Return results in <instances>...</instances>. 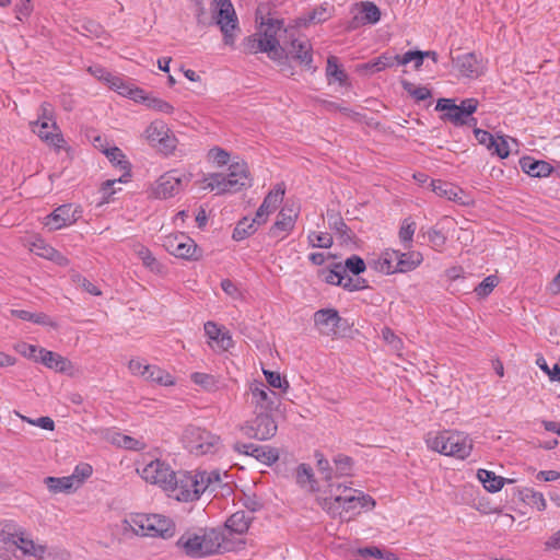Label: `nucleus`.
<instances>
[{
	"mask_svg": "<svg viewBox=\"0 0 560 560\" xmlns=\"http://www.w3.org/2000/svg\"><path fill=\"white\" fill-rule=\"evenodd\" d=\"M212 19L220 27L225 45H233L240 31L238 19L230 0L211 3Z\"/></svg>",
	"mask_w": 560,
	"mask_h": 560,
	"instance_id": "nucleus-11",
	"label": "nucleus"
},
{
	"mask_svg": "<svg viewBox=\"0 0 560 560\" xmlns=\"http://www.w3.org/2000/svg\"><path fill=\"white\" fill-rule=\"evenodd\" d=\"M137 472L144 481L151 485H156L165 491H168L171 485H173V480L175 479V472L172 470L170 465L160 459H153L149 463H144L142 467L138 466Z\"/></svg>",
	"mask_w": 560,
	"mask_h": 560,
	"instance_id": "nucleus-14",
	"label": "nucleus"
},
{
	"mask_svg": "<svg viewBox=\"0 0 560 560\" xmlns=\"http://www.w3.org/2000/svg\"><path fill=\"white\" fill-rule=\"evenodd\" d=\"M143 139L158 151L164 154L174 152L177 145V139L167 124L161 119H155L144 129Z\"/></svg>",
	"mask_w": 560,
	"mask_h": 560,
	"instance_id": "nucleus-12",
	"label": "nucleus"
},
{
	"mask_svg": "<svg viewBox=\"0 0 560 560\" xmlns=\"http://www.w3.org/2000/svg\"><path fill=\"white\" fill-rule=\"evenodd\" d=\"M93 468L88 463H81L75 466L73 472L70 475V478L77 489H79L86 479H89L92 476Z\"/></svg>",
	"mask_w": 560,
	"mask_h": 560,
	"instance_id": "nucleus-45",
	"label": "nucleus"
},
{
	"mask_svg": "<svg viewBox=\"0 0 560 560\" xmlns=\"http://www.w3.org/2000/svg\"><path fill=\"white\" fill-rule=\"evenodd\" d=\"M182 440L185 448L196 456L215 453L221 443L218 435L195 425L185 429Z\"/></svg>",
	"mask_w": 560,
	"mask_h": 560,
	"instance_id": "nucleus-9",
	"label": "nucleus"
},
{
	"mask_svg": "<svg viewBox=\"0 0 560 560\" xmlns=\"http://www.w3.org/2000/svg\"><path fill=\"white\" fill-rule=\"evenodd\" d=\"M190 380L205 390H214L218 387V380L212 374L195 372L190 375Z\"/></svg>",
	"mask_w": 560,
	"mask_h": 560,
	"instance_id": "nucleus-46",
	"label": "nucleus"
},
{
	"mask_svg": "<svg viewBox=\"0 0 560 560\" xmlns=\"http://www.w3.org/2000/svg\"><path fill=\"white\" fill-rule=\"evenodd\" d=\"M365 262L362 258H360L359 256H351L349 258H347L346 262H345V268L346 271L349 270L351 271L353 275H360L361 272H363L365 270Z\"/></svg>",
	"mask_w": 560,
	"mask_h": 560,
	"instance_id": "nucleus-58",
	"label": "nucleus"
},
{
	"mask_svg": "<svg viewBox=\"0 0 560 560\" xmlns=\"http://www.w3.org/2000/svg\"><path fill=\"white\" fill-rule=\"evenodd\" d=\"M164 248L173 256L183 259H198L197 245L184 233L170 234L164 237Z\"/></svg>",
	"mask_w": 560,
	"mask_h": 560,
	"instance_id": "nucleus-17",
	"label": "nucleus"
},
{
	"mask_svg": "<svg viewBox=\"0 0 560 560\" xmlns=\"http://www.w3.org/2000/svg\"><path fill=\"white\" fill-rule=\"evenodd\" d=\"M145 106L151 110L165 115H172L175 112V107L170 102L154 94L150 95Z\"/></svg>",
	"mask_w": 560,
	"mask_h": 560,
	"instance_id": "nucleus-44",
	"label": "nucleus"
},
{
	"mask_svg": "<svg viewBox=\"0 0 560 560\" xmlns=\"http://www.w3.org/2000/svg\"><path fill=\"white\" fill-rule=\"evenodd\" d=\"M124 534L138 536L171 538L175 534L174 522L160 514H131L121 522Z\"/></svg>",
	"mask_w": 560,
	"mask_h": 560,
	"instance_id": "nucleus-5",
	"label": "nucleus"
},
{
	"mask_svg": "<svg viewBox=\"0 0 560 560\" xmlns=\"http://www.w3.org/2000/svg\"><path fill=\"white\" fill-rule=\"evenodd\" d=\"M423 261V256L420 252L408 250L400 253L397 250V272H409L419 267Z\"/></svg>",
	"mask_w": 560,
	"mask_h": 560,
	"instance_id": "nucleus-30",
	"label": "nucleus"
},
{
	"mask_svg": "<svg viewBox=\"0 0 560 560\" xmlns=\"http://www.w3.org/2000/svg\"><path fill=\"white\" fill-rule=\"evenodd\" d=\"M244 448L250 450V456L256 458L258 462L270 466L279 459V452L277 448L267 445H244Z\"/></svg>",
	"mask_w": 560,
	"mask_h": 560,
	"instance_id": "nucleus-31",
	"label": "nucleus"
},
{
	"mask_svg": "<svg viewBox=\"0 0 560 560\" xmlns=\"http://www.w3.org/2000/svg\"><path fill=\"white\" fill-rule=\"evenodd\" d=\"M431 186L432 190L440 197H444L453 201H459L462 199V190L453 184L442 180H433Z\"/></svg>",
	"mask_w": 560,
	"mask_h": 560,
	"instance_id": "nucleus-39",
	"label": "nucleus"
},
{
	"mask_svg": "<svg viewBox=\"0 0 560 560\" xmlns=\"http://www.w3.org/2000/svg\"><path fill=\"white\" fill-rule=\"evenodd\" d=\"M299 218V208L294 205L287 203L278 213L275 223L269 229V237L280 242L288 237L294 230Z\"/></svg>",
	"mask_w": 560,
	"mask_h": 560,
	"instance_id": "nucleus-16",
	"label": "nucleus"
},
{
	"mask_svg": "<svg viewBox=\"0 0 560 560\" xmlns=\"http://www.w3.org/2000/svg\"><path fill=\"white\" fill-rule=\"evenodd\" d=\"M205 332L209 339V346L217 352L228 351L233 347V339L229 330L214 322L205 324Z\"/></svg>",
	"mask_w": 560,
	"mask_h": 560,
	"instance_id": "nucleus-23",
	"label": "nucleus"
},
{
	"mask_svg": "<svg viewBox=\"0 0 560 560\" xmlns=\"http://www.w3.org/2000/svg\"><path fill=\"white\" fill-rule=\"evenodd\" d=\"M112 89L117 91L120 95L127 96L130 100L142 103L147 105L148 100L150 98L151 93H147L144 90L140 88H133L126 82H124L122 79H113L112 81Z\"/></svg>",
	"mask_w": 560,
	"mask_h": 560,
	"instance_id": "nucleus-28",
	"label": "nucleus"
},
{
	"mask_svg": "<svg viewBox=\"0 0 560 560\" xmlns=\"http://www.w3.org/2000/svg\"><path fill=\"white\" fill-rule=\"evenodd\" d=\"M105 155L108 158V160L116 166H118L120 170L126 171L129 166L128 161L125 159L124 153L120 149L114 147L106 149L104 151Z\"/></svg>",
	"mask_w": 560,
	"mask_h": 560,
	"instance_id": "nucleus-53",
	"label": "nucleus"
},
{
	"mask_svg": "<svg viewBox=\"0 0 560 560\" xmlns=\"http://www.w3.org/2000/svg\"><path fill=\"white\" fill-rule=\"evenodd\" d=\"M330 16V12L328 7H317L313 9L307 15L302 16L299 19V25H308V24H318L326 20H328Z\"/></svg>",
	"mask_w": 560,
	"mask_h": 560,
	"instance_id": "nucleus-41",
	"label": "nucleus"
},
{
	"mask_svg": "<svg viewBox=\"0 0 560 560\" xmlns=\"http://www.w3.org/2000/svg\"><path fill=\"white\" fill-rule=\"evenodd\" d=\"M416 232V223L410 218L405 219L401 224L398 232V237L400 243L404 245L405 248H410L412 238Z\"/></svg>",
	"mask_w": 560,
	"mask_h": 560,
	"instance_id": "nucleus-42",
	"label": "nucleus"
},
{
	"mask_svg": "<svg viewBox=\"0 0 560 560\" xmlns=\"http://www.w3.org/2000/svg\"><path fill=\"white\" fill-rule=\"evenodd\" d=\"M256 417L246 421L240 427L241 432L249 438L259 441L269 440L277 432V424L269 411H257Z\"/></svg>",
	"mask_w": 560,
	"mask_h": 560,
	"instance_id": "nucleus-15",
	"label": "nucleus"
},
{
	"mask_svg": "<svg viewBox=\"0 0 560 560\" xmlns=\"http://www.w3.org/2000/svg\"><path fill=\"white\" fill-rule=\"evenodd\" d=\"M478 107L476 98H466L459 105L455 104L451 98H440L436 103L435 109L444 113V119L450 120L456 126L477 124V120L471 117Z\"/></svg>",
	"mask_w": 560,
	"mask_h": 560,
	"instance_id": "nucleus-10",
	"label": "nucleus"
},
{
	"mask_svg": "<svg viewBox=\"0 0 560 560\" xmlns=\"http://www.w3.org/2000/svg\"><path fill=\"white\" fill-rule=\"evenodd\" d=\"M477 477L489 492H498L503 488L505 482H513L512 479H505L497 476L494 472L487 469H479L477 471Z\"/></svg>",
	"mask_w": 560,
	"mask_h": 560,
	"instance_id": "nucleus-34",
	"label": "nucleus"
},
{
	"mask_svg": "<svg viewBox=\"0 0 560 560\" xmlns=\"http://www.w3.org/2000/svg\"><path fill=\"white\" fill-rule=\"evenodd\" d=\"M517 141L513 138L495 136L493 139V145H491L489 152L492 155H498L500 159H505L514 148H517Z\"/></svg>",
	"mask_w": 560,
	"mask_h": 560,
	"instance_id": "nucleus-35",
	"label": "nucleus"
},
{
	"mask_svg": "<svg viewBox=\"0 0 560 560\" xmlns=\"http://www.w3.org/2000/svg\"><path fill=\"white\" fill-rule=\"evenodd\" d=\"M177 546L192 558H203L214 553L233 551L236 549L234 542L225 539L223 533L217 528H200L186 532L177 540Z\"/></svg>",
	"mask_w": 560,
	"mask_h": 560,
	"instance_id": "nucleus-2",
	"label": "nucleus"
},
{
	"mask_svg": "<svg viewBox=\"0 0 560 560\" xmlns=\"http://www.w3.org/2000/svg\"><path fill=\"white\" fill-rule=\"evenodd\" d=\"M191 179L190 174L170 171L161 175L151 186V196L156 199L171 198L183 190Z\"/></svg>",
	"mask_w": 560,
	"mask_h": 560,
	"instance_id": "nucleus-13",
	"label": "nucleus"
},
{
	"mask_svg": "<svg viewBox=\"0 0 560 560\" xmlns=\"http://www.w3.org/2000/svg\"><path fill=\"white\" fill-rule=\"evenodd\" d=\"M425 235L428 237L430 246L434 250H436V252H442L443 250V247H444L447 238L444 235V233H442V231H440V230H438L435 228H432V229L427 231Z\"/></svg>",
	"mask_w": 560,
	"mask_h": 560,
	"instance_id": "nucleus-50",
	"label": "nucleus"
},
{
	"mask_svg": "<svg viewBox=\"0 0 560 560\" xmlns=\"http://www.w3.org/2000/svg\"><path fill=\"white\" fill-rule=\"evenodd\" d=\"M208 161L217 166H223L230 162V153L219 147H214L208 152Z\"/></svg>",
	"mask_w": 560,
	"mask_h": 560,
	"instance_id": "nucleus-52",
	"label": "nucleus"
},
{
	"mask_svg": "<svg viewBox=\"0 0 560 560\" xmlns=\"http://www.w3.org/2000/svg\"><path fill=\"white\" fill-rule=\"evenodd\" d=\"M307 238L312 247L329 248L332 245V237L326 232H311Z\"/></svg>",
	"mask_w": 560,
	"mask_h": 560,
	"instance_id": "nucleus-49",
	"label": "nucleus"
},
{
	"mask_svg": "<svg viewBox=\"0 0 560 560\" xmlns=\"http://www.w3.org/2000/svg\"><path fill=\"white\" fill-rule=\"evenodd\" d=\"M249 527V518L246 516L244 511L232 514L225 522L223 528H217L224 534L225 539L236 545V549L244 545V540L241 538Z\"/></svg>",
	"mask_w": 560,
	"mask_h": 560,
	"instance_id": "nucleus-20",
	"label": "nucleus"
},
{
	"mask_svg": "<svg viewBox=\"0 0 560 560\" xmlns=\"http://www.w3.org/2000/svg\"><path fill=\"white\" fill-rule=\"evenodd\" d=\"M536 364L548 374L549 378L553 382L560 383V368L558 364H555L553 368H549L546 360L542 357H538L536 359Z\"/></svg>",
	"mask_w": 560,
	"mask_h": 560,
	"instance_id": "nucleus-59",
	"label": "nucleus"
},
{
	"mask_svg": "<svg viewBox=\"0 0 560 560\" xmlns=\"http://www.w3.org/2000/svg\"><path fill=\"white\" fill-rule=\"evenodd\" d=\"M256 23L258 33L244 40V51L248 54L267 52L271 59H280L282 49L279 45L278 34L282 31L283 22L273 18L265 5L259 4L256 11Z\"/></svg>",
	"mask_w": 560,
	"mask_h": 560,
	"instance_id": "nucleus-1",
	"label": "nucleus"
},
{
	"mask_svg": "<svg viewBox=\"0 0 560 560\" xmlns=\"http://www.w3.org/2000/svg\"><path fill=\"white\" fill-rule=\"evenodd\" d=\"M42 348H38L34 345H28V343H25V342H21L19 345L15 346V350L22 354L23 357L27 358V359H32L36 362V358H38L39 355V351H40Z\"/></svg>",
	"mask_w": 560,
	"mask_h": 560,
	"instance_id": "nucleus-61",
	"label": "nucleus"
},
{
	"mask_svg": "<svg viewBox=\"0 0 560 560\" xmlns=\"http://www.w3.org/2000/svg\"><path fill=\"white\" fill-rule=\"evenodd\" d=\"M144 380L160 386H173L175 384V378L156 365H150Z\"/></svg>",
	"mask_w": 560,
	"mask_h": 560,
	"instance_id": "nucleus-38",
	"label": "nucleus"
},
{
	"mask_svg": "<svg viewBox=\"0 0 560 560\" xmlns=\"http://www.w3.org/2000/svg\"><path fill=\"white\" fill-rule=\"evenodd\" d=\"M137 255L142 260L145 267L150 268L151 270L158 269L159 264L148 248L143 246L139 247L137 249Z\"/></svg>",
	"mask_w": 560,
	"mask_h": 560,
	"instance_id": "nucleus-63",
	"label": "nucleus"
},
{
	"mask_svg": "<svg viewBox=\"0 0 560 560\" xmlns=\"http://www.w3.org/2000/svg\"><path fill=\"white\" fill-rule=\"evenodd\" d=\"M341 279H346V269H342L340 266H336L335 269L329 270L325 280L327 283L340 285Z\"/></svg>",
	"mask_w": 560,
	"mask_h": 560,
	"instance_id": "nucleus-64",
	"label": "nucleus"
},
{
	"mask_svg": "<svg viewBox=\"0 0 560 560\" xmlns=\"http://www.w3.org/2000/svg\"><path fill=\"white\" fill-rule=\"evenodd\" d=\"M404 89L416 100L424 101L431 96V92L427 86H417L410 82L402 83Z\"/></svg>",
	"mask_w": 560,
	"mask_h": 560,
	"instance_id": "nucleus-55",
	"label": "nucleus"
},
{
	"mask_svg": "<svg viewBox=\"0 0 560 560\" xmlns=\"http://www.w3.org/2000/svg\"><path fill=\"white\" fill-rule=\"evenodd\" d=\"M31 130L46 144L55 149H63L66 141L56 121H31Z\"/></svg>",
	"mask_w": 560,
	"mask_h": 560,
	"instance_id": "nucleus-21",
	"label": "nucleus"
},
{
	"mask_svg": "<svg viewBox=\"0 0 560 560\" xmlns=\"http://www.w3.org/2000/svg\"><path fill=\"white\" fill-rule=\"evenodd\" d=\"M340 322L338 312L334 308H324L315 312L314 323L322 335L330 336L336 332Z\"/></svg>",
	"mask_w": 560,
	"mask_h": 560,
	"instance_id": "nucleus-25",
	"label": "nucleus"
},
{
	"mask_svg": "<svg viewBox=\"0 0 560 560\" xmlns=\"http://www.w3.org/2000/svg\"><path fill=\"white\" fill-rule=\"evenodd\" d=\"M455 68L460 75L469 79H477L486 72V61L472 52L457 56L454 59Z\"/></svg>",
	"mask_w": 560,
	"mask_h": 560,
	"instance_id": "nucleus-22",
	"label": "nucleus"
},
{
	"mask_svg": "<svg viewBox=\"0 0 560 560\" xmlns=\"http://www.w3.org/2000/svg\"><path fill=\"white\" fill-rule=\"evenodd\" d=\"M425 442L430 450L458 459L467 458L472 451V440L460 431L431 432L427 435Z\"/></svg>",
	"mask_w": 560,
	"mask_h": 560,
	"instance_id": "nucleus-6",
	"label": "nucleus"
},
{
	"mask_svg": "<svg viewBox=\"0 0 560 560\" xmlns=\"http://www.w3.org/2000/svg\"><path fill=\"white\" fill-rule=\"evenodd\" d=\"M521 168L532 177H547L552 172V166L532 156H524L520 160Z\"/></svg>",
	"mask_w": 560,
	"mask_h": 560,
	"instance_id": "nucleus-29",
	"label": "nucleus"
},
{
	"mask_svg": "<svg viewBox=\"0 0 560 560\" xmlns=\"http://www.w3.org/2000/svg\"><path fill=\"white\" fill-rule=\"evenodd\" d=\"M107 440L118 447L132 451H141L145 448L147 444L143 440L135 439L120 432H109Z\"/></svg>",
	"mask_w": 560,
	"mask_h": 560,
	"instance_id": "nucleus-32",
	"label": "nucleus"
},
{
	"mask_svg": "<svg viewBox=\"0 0 560 560\" xmlns=\"http://www.w3.org/2000/svg\"><path fill=\"white\" fill-rule=\"evenodd\" d=\"M525 499L530 505L535 506L539 511H544L547 506L546 500L541 492L526 489Z\"/></svg>",
	"mask_w": 560,
	"mask_h": 560,
	"instance_id": "nucleus-57",
	"label": "nucleus"
},
{
	"mask_svg": "<svg viewBox=\"0 0 560 560\" xmlns=\"http://www.w3.org/2000/svg\"><path fill=\"white\" fill-rule=\"evenodd\" d=\"M284 197V188L282 185H277L269 194L265 197L262 203L256 211L254 223L258 225L265 224L269 214L276 211L278 206L282 202Z\"/></svg>",
	"mask_w": 560,
	"mask_h": 560,
	"instance_id": "nucleus-24",
	"label": "nucleus"
},
{
	"mask_svg": "<svg viewBox=\"0 0 560 560\" xmlns=\"http://www.w3.org/2000/svg\"><path fill=\"white\" fill-rule=\"evenodd\" d=\"M296 482L301 488L307 489L312 492L318 491L317 482L314 478L312 468L306 464H301L295 470Z\"/></svg>",
	"mask_w": 560,
	"mask_h": 560,
	"instance_id": "nucleus-37",
	"label": "nucleus"
},
{
	"mask_svg": "<svg viewBox=\"0 0 560 560\" xmlns=\"http://www.w3.org/2000/svg\"><path fill=\"white\" fill-rule=\"evenodd\" d=\"M264 375L266 376L267 383L269 386L278 389H282L285 392L289 388V383L284 380L280 373L272 372L268 370H264Z\"/></svg>",
	"mask_w": 560,
	"mask_h": 560,
	"instance_id": "nucleus-54",
	"label": "nucleus"
},
{
	"mask_svg": "<svg viewBox=\"0 0 560 560\" xmlns=\"http://www.w3.org/2000/svg\"><path fill=\"white\" fill-rule=\"evenodd\" d=\"M2 542L8 550L12 551L14 560H44L49 555L45 544L34 539L24 530L3 537Z\"/></svg>",
	"mask_w": 560,
	"mask_h": 560,
	"instance_id": "nucleus-8",
	"label": "nucleus"
},
{
	"mask_svg": "<svg viewBox=\"0 0 560 560\" xmlns=\"http://www.w3.org/2000/svg\"><path fill=\"white\" fill-rule=\"evenodd\" d=\"M54 247L47 244L44 240L36 237L33 242L30 243V250L35 255L49 259L54 252Z\"/></svg>",
	"mask_w": 560,
	"mask_h": 560,
	"instance_id": "nucleus-48",
	"label": "nucleus"
},
{
	"mask_svg": "<svg viewBox=\"0 0 560 560\" xmlns=\"http://www.w3.org/2000/svg\"><path fill=\"white\" fill-rule=\"evenodd\" d=\"M222 482L218 470L180 472L168 489L170 497L184 502L195 501L207 490L214 491Z\"/></svg>",
	"mask_w": 560,
	"mask_h": 560,
	"instance_id": "nucleus-3",
	"label": "nucleus"
},
{
	"mask_svg": "<svg viewBox=\"0 0 560 560\" xmlns=\"http://www.w3.org/2000/svg\"><path fill=\"white\" fill-rule=\"evenodd\" d=\"M44 483L47 486L48 490L52 493H70L72 491L78 490L74 483L72 482L70 476L66 477H46L44 479Z\"/></svg>",
	"mask_w": 560,
	"mask_h": 560,
	"instance_id": "nucleus-36",
	"label": "nucleus"
},
{
	"mask_svg": "<svg viewBox=\"0 0 560 560\" xmlns=\"http://www.w3.org/2000/svg\"><path fill=\"white\" fill-rule=\"evenodd\" d=\"M16 415L23 420V421H26L27 423L32 424V425H36V427H39L42 429H45V430H49V431H52L54 428H55V422L51 418L49 417H40L38 419H31V418H27L25 416H22L20 415L19 412H16Z\"/></svg>",
	"mask_w": 560,
	"mask_h": 560,
	"instance_id": "nucleus-60",
	"label": "nucleus"
},
{
	"mask_svg": "<svg viewBox=\"0 0 560 560\" xmlns=\"http://www.w3.org/2000/svg\"><path fill=\"white\" fill-rule=\"evenodd\" d=\"M396 59L395 55L384 54L371 62L359 66V69L368 73H375L397 65Z\"/></svg>",
	"mask_w": 560,
	"mask_h": 560,
	"instance_id": "nucleus-40",
	"label": "nucleus"
},
{
	"mask_svg": "<svg viewBox=\"0 0 560 560\" xmlns=\"http://www.w3.org/2000/svg\"><path fill=\"white\" fill-rule=\"evenodd\" d=\"M151 364H147L143 360L132 359L129 361L128 369L131 374L136 376H140L144 380L147 375V371L149 370Z\"/></svg>",
	"mask_w": 560,
	"mask_h": 560,
	"instance_id": "nucleus-62",
	"label": "nucleus"
},
{
	"mask_svg": "<svg viewBox=\"0 0 560 560\" xmlns=\"http://www.w3.org/2000/svg\"><path fill=\"white\" fill-rule=\"evenodd\" d=\"M257 226L259 225L257 223H254V219L249 221L248 219L245 218L242 221H240L236 228L234 229L233 238L236 241H242L248 235L253 234L256 231Z\"/></svg>",
	"mask_w": 560,
	"mask_h": 560,
	"instance_id": "nucleus-47",
	"label": "nucleus"
},
{
	"mask_svg": "<svg viewBox=\"0 0 560 560\" xmlns=\"http://www.w3.org/2000/svg\"><path fill=\"white\" fill-rule=\"evenodd\" d=\"M81 215L82 209L80 206L62 205L45 218L44 224L50 231H56L72 225Z\"/></svg>",
	"mask_w": 560,
	"mask_h": 560,
	"instance_id": "nucleus-18",
	"label": "nucleus"
},
{
	"mask_svg": "<svg viewBox=\"0 0 560 560\" xmlns=\"http://www.w3.org/2000/svg\"><path fill=\"white\" fill-rule=\"evenodd\" d=\"M362 20L375 24L381 19L380 9L372 2H363L361 5Z\"/></svg>",
	"mask_w": 560,
	"mask_h": 560,
	"instance_id": "nucleus-51",
	"label": "nucleus"
},
{
	"mask_svg": "<svg viewBox=\"0 0 560 560\" xmlns=\"http://www.w3.org/2000/svg\"><path fill=\"white\" fill-rule=\"evenodd\" d=\"M311 44L308 40H300L294 39L291 43V48L289 54L296 60H299L302 65L306 66L308 69L312 68V54H311Z\"/></svg>",
	"mask_w": 560,
	"mask_h": 560,
	"instance_id": "nucleus-33",
	"label": "nucleus"
},
{
	"mask_svg": "<svg viewBox=\"0 0 560 560\" xmlns=\"http://www.w3.org/2000/svg\"><path fill=\"white\" fill-rule=\"evenodd\" d=\"M498 283L499 280L495 276H489L478 284V287L475 289V292L478 296L485 298L492 292Z\"/></svg>",
	"mask_w": 560,
	"mask_h": 560,
	"instance_id": "nucleus-56",
	"label": "nucleus"
},
{
	"mask_svg": "<svg viewBox=\"0 0 560 560\" xmlns=\"http://www.w3.org/2000/svg\"><path fill=\"white\" fill-rule=\"evenodd\" d=\"M36 362H40L46 368L60 373H70L73 370V365L70 360L56 352L46 350L45 348L40 349L39 355L36 358Z\"/></svg>",
	"mask_w": 560,
	"mask_h": 560,
	"instance_id": "nucleus-26",
	"label": "nucleus"
},
{
	"mask_svg": "<svg viewBox=\"0 0 560 560\" xmlns=\"http://www.w3.org/2000/svg\"><path fill=\"white\" fill-rule=\"evenodd\" d=\"M326 74L329 81L334 80L339 84H345L347 80V74L340 68L337 58L334 56L329 57L327 60Z\"/></svg>",
	"mask_w": 560,
	"mask_h": 560,
	"instance_id": "nucleus-43",
	"label": "nucleus"
},
{
	"mask_svg": "<svg viewBox=\"0 0 560 560\" xmlns=\"http://www.w3.org/2000/svg\"><path fill=\"white\" fill-rule=\"evenodd\" d=\"M397 250L385 249L380 256L369 260V266L375 271L384 275H392L397 272Z\"/></svg>",
	"mask_w": 560,
	"mask_h": 560,
	"instance_id": "nucleus-27",
	"label": "nucleus"
},
{
	"mask_svg": "<svg viewBox=\"0 0 560 560\" xmlns=\"http://www.w3.org/2000/svg\"><path fill=\"white\" fill-rule=\"evenodd\" d=\"M248 401L254 411H270L277 397L273 390H270L262 382L254 381L248 385Z\"/></svg>",
	"mask_w": 560,
	"mask_h": 560,
	"instance_id": "nucleus-19",
	"label": "nucleus"
},
{
	"mask_svg": "<svg viewBox=\"0 0 560 560\" xmlns=\"http://www.w3.org/2000/svg\"><path fill=\"white\" fill-rule=\"evenodd\" d=\"M202 183V189H209L217 194L236 192L250 186L248 166L244 161H234L229 164L228 174H209Z\"/></svg>",
	"mask_w": 560,
	"mask_h": 560,
	"instance_id": "nucleus-7",
	"label": "nucleus"
},
{
	"mask_svg": "<svg viewBox=\"0 0 560 560\" xmlns=\"http://www.w3.org/2000/svg\"><path fill=\"white\" fill-rule=\"evenodd\" d=\"M317 502L330 516L342 517L345 513L364 506L366 498L359 490L342 483L331 482L328 485V489L317 497Z\"/></svg>",
	"mask_w": 560,
	"mask_h": 560,
	"instance_id": "nucleus-4",
	"label": "nucleus"
}]
</instances>
